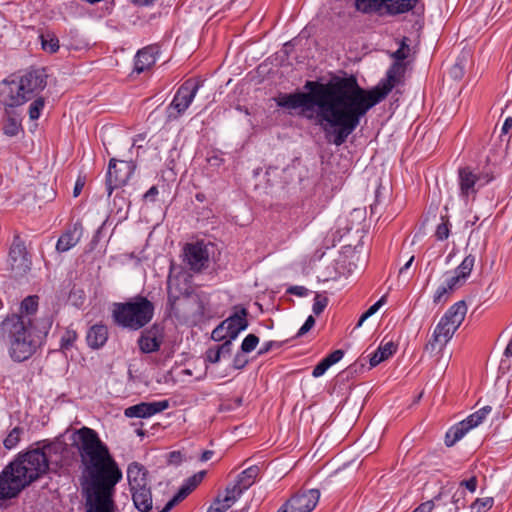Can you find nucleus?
Masks as SVG:
<instances>
[{
  "mask_svg": "<svg viewBox=\"0 0 512 512\" xmlns=\"http://www.w3.org/2000/svg\"><path fill=\"white\" fill-rule=\"evenodd\" d=\"M409 39L403 37L399 48L390 54L395 61L385 78L371 89L359 86L355 76H333L328 82L307 80L305 92L280 93L275 99L277 106L300 109V114L319 126L326 139L336 146L344 144L361 118L375 105L383 101L398 85L404 83L406 64L410 56Z\"/></svg>",
  "mask_w": 512,
  "mask_h": 512,
  "instance_id": "1",
  "label": "nucleus"
},
{
  "mask_svg": "<svg viewBox=\"0 0 512 512\" xmlns=\"http://www.w3.org/2000/svg\"><path fill=\"white\" fill-rule=\"evenodd\" d=\"M73 438L83 466L85 512H116V485L123 477L118 463L94 429L83 426Z\"/></svg>",
  "mask_w": 512,
  "mask_h": 512,
  "instance_id": "2",
  "label": "nucleus"
},
{
  "mask_svg": "<svg viewBox=\"0 0 512 512\" xmlns=\"http://www.w3.org/2000/svg\"><path fill=\"white\" fill-rule=\"evenodd\" d=\"M64 452L62 442H47L19 453L0 473V500L15 498L49 471H56Z\"/></svg>",
  "mask_w": 512,
  "mask_h": 512,
  "instance_id": "3",
  "label": "nucleus"
},
{
  "mask_svg": "<svg viewBox=\"0 0 512 512\" xmlns=\"http://www.w3.org/2000/svg\"><path fill=\"white\" fill-rule=\"evenodd\" d=\"M38 297L28 296L20 304L19 313L8 315L1 322V332L9 341V354L14 361L30 358L47 336L52 319L45 317L34 322Z\"/></svg>",
  "mask_w": 512,
  "mask_h": 512,
  "instance_id": "4",
  "label": "nucleus"
},
{
  "mask_svg": "<svg viewBox=\"0 0 512 512\" xmlns=\"http://www.w3.org/2000/svg\"><path fill=\"white\" fill-rule=\"evenodd\" d=\"M154 310V304L149 299L137 295L126 302L114 303L112 319L119 327L137 331L152 320Z\"/></svg>",
  "mask_w": 512,
  "mask_h": 512,
  "instance_id": "5",
  "label": "nucleus"
},
{
  "mask_svg": "<svg viewBox=\"0 0 512 512\" xmlns=\"http://www.w3.org/2000/svg\"><path fill=\"white\" fill-rule=\"evenodd\" d=\"M466 313L465 301L461 300L454 303L436 325L431 339L426 344V350L434 351L437 347L441 349L446 345L464 321Z\"/></svg>",
  "mask_w": 512,
  "mask_h": 512,
  "instance_id": "6",
  "label": "nucleus"
},
{
  "mask_svg": "<svg viewBox=\"0 0 512 512\" xmlns=\"http://www.w3.org/2000/svg\"><path fill=\"white\" fill-rule=\"evenodd\" d=\"M419 0H355L358 11L369 13L378 11L389 15H399L412 10Z\"/></svg>",
  "mask_w": 512,
  "mask_h": 512,
  "instance_id": "7",
  "label": "nucleus"
},
{
  "mask_svg": "<svg viewBox=\"0 0 512 512\" xmlns=\"http://www.w3.org/2000/svg\"><path fill=\"white\" fill-rule=\"evenodd\" d=\"M201 83L193 79L186 80L176 91L172 102L167 108V117L169 120L179 118L191 105Z\"/></svg>",
  "mask_w": 512,
  "mask_h": 512,
  "instance_id": "8",
  "label": "nucleus"
},
{
  "mask_svg": "<svg viewBox=\"0 0 512 512\" xmlns=\"http://www.w3.org/2000/svg\"><path fill=\"white\" fill-rule=\"evenodd\" d=\"M135 169L136 165L132 161L116 160L114 158L109 161L105 183L108 197L112 195L115 189L127 184Z\"/></svg>",
  "mask_w": 512,
  "mask_h": 512,
  "instance_id": "9",
  "label": "nucleus"
},
{
  "mask_svg": "<svg viewBox=\"0 0 512 512\" xmlns=\"http://www.w3.org/2000/svg\"><path fill=\"white\" fill-rule=\"evenodd\" d=\"M494 179L491 172L474 173L470 167H462L458 169V181L460 188V196L468 199L475 196L477 190L488 184Z\"/></svg>",
  "mask_w": 512,
  "mask_h": 512,
  "instance_id": "10",
  "label": "nucleus"
},
{
  "mask_svg": "<svg viewBox=\"0 0 512 512\" xmlns=\"http://www.w3.org/2000/svg\"><path fill=\"white\" fill-rule=\"evenodd\" d=\"M8 262L11 273L15 278L25 276L31 269V260L28 256L25 243L19 235L13 238L9 250Z\"/></svg>",
  "mask_w": 512,
  "mask_h": 512,
  "instance_id": "11",
  "label": "nucleus"
},
{
  "mask_svg": "<svg viewBox=\"0 0 512 512\" xmlns=\"http://www.w3.org/2000/svg\"><path fill=\"white\" fill-rule=\"evenodd\" d=\"M48 75L44 68L31 69L20 77L18 83L26 102L38 95L47 85Z\"/></svg>",
  "mask_w": 512,
  "mask_h": 512,
  "instance_id": "12",
  "label": "nucleus"
},
{
  "mask_svg": "<svg viewBox=\"0 0 512 512\" xmlns=\"http://www.w3.org/2000/svg\"><path fill=\"white\" fill-rule=\"evenodd\" d=\"M163 341L164 328L162 325L155 323L141 332L137 343L142 353L150 354L159 351Z\"/></svg>",
  "mask_w": 512,
  "mask_h": 512,
  "instance_id": "13",
  "label": "nucleus"
},
{
  "mask_svg": "<svg viewBox=\"0 0 512 512\" xmlns=\"http://www.w3.org/2000/svg\"><path fill=\"white\" fill-rule=\"evenodd\" d=\"M320 498L318 489L299 491L286 502L292 512H311L317 505Z\"/></svg>",
  "mask_w": 512,
  "mask_h": 512,
  "instance_id": "14",
  "label": "nucleus"
},
{
  "mask_svg": "<svg viewBox=\"0 0 512 512\" xmlns=\"http://www.w3.org/2000/svg\"><path fill=\"white\" fill-rule=\"evenodd\" d=\"M26 102L24 94L20 91L18 81L4 80L0 83V103L7 108H14Z\"/></svg>",
  "mask_w": 512,
  "mask_h": 512,
  "instance_id": "15",
  "label": "nucleus"
},
{
  "mask_svg": "<svg viewBox=\"0 0 512 512\" xmlns=\"http://www.w3.org/2000/svg\"><path fill=\"white\" fill-rule=\"evenodd\" d=\"M247 316L248 311L246 308L241 305L233 307L232 314L222 321L228 333V338L236 339L239 333L248 327Z\"/></svg>",
  "mask_w": 512,
  "mask_h": 512,
  "instance_id": "16",
  "label": "nucleus"
},
{
  "mask_svg": "<svg viewBox=\"0 0 512 512\" xmlns=\"http://www.w3.org/2000/svg\"><path fill=\"white\" fill-rule=\"evenodd\" d=\"M169 407L168 400L155 402H141L125 409L124 414L128 418H148L166 410Z\"/></svg>",
  "mask_w": 512,
  "mask_h": 512,
  "instance_id": "17",
  "label": "nucleus"
},
{
  "mask_svg": "<svg viewBox=\"0 0 512 512\" xmlns=\"http://www.w3.org/2000/svg\"><path fill=\"white\" fill-rule=\"evenodd\" d=\"M184 256L193 271H200L209 259L207 249L201 243L187 244L184 248Z\"/></svg>",
  "mask_w": 512,
  "mask_h": 512,
  "instance_id": "18",
  "label": "nucleus"
},
{
  "mask_svg": "<svg viewBox=\"0 0 512 512\" xmlns=\"http://www.w3.org/2000/svg\"><path fill=\"white\" fill-rule=\"evenodd\" d=\"M132 500L140 512H162L159 506H154L150 488L141 486L131 490Z\"/></svg>",
  "mask_w": 512,
  "mask_h": 512,
  "instance_id": "19",
  "label": "nucleus"
},
{
  "mask_svg": "<svg viewBox=\"0 0 512 512\" xmlns=\"http://www.w3.org/2000/svg\"><path fill=\"white\" fill-rule=\"evenodd\" d=\"M158 53L157 45H149L139 50L135 56L134 71L139 74L150 68L155 63Z\"/></svg>",
  "mask_w": 512,
  "mask_h": 512,
  "instance_id": "20",
  "label": "nucleus"
},
{
  "mask_svg": "<svg viewBox=\"0 0 512 512\" xmlns=\"http://www.w3.org/2000/svg\"><path fill=\"white\" fill-rule=\"evenodd\" d=\"M83 233L82 224L76 222L71 228L63 233L56 244V249L59 252H66L74 247L81 239Z\"/></svg>",
  "mask_w": 512,
  "mask_h": 512,
  "instance_id": "21",
  "label": "nucleus"
},
{
  "mask_svg": "<svg viewBox=\"0 0 512 512\" xmlns=\"http://www.w3.org/2000/svg\"><path fill=\"white\" fill-rule=\"evenodd\" d=\"M147 470L138 462H132L127 468V479L130 490L148 485Z\"/></svg>",
  "mask_w": 512,
  "mask_h": 512,
  "instance_id": "22",
  "label": "nucleus"
},
{
  "mask_svg": "<svg viewBox=\"0 0 512 512\" xmlns=\"http://www.w3.org/2000/svg\"><path fill=\"white\" fill-rule=\"evenodd\" d=\"M108 339V328L103 324L93 325L87 333V343L93 349L102 347Z\"/></svg>",
  "mask_w": 512,
  "mask_h": 512,
  "instance_id": "23",
  "label": "nucleus"
},
{
  "mask_svg": "<svg viewBox=\"0 0 512 512\" xmlns=\"http://www.w3.org/2000/svg\"><path fill=\"white\" fill-rule=\"evenodd\" d=\"M61 46L67 51H80L86 49L89 42L81 34H61Z\"/></svg>",
  "mask_w": 512,
  "mask_h": 512,
  "instance_id": "24",
  "label": "nucleus"
},
{
  "mask_svg": "<svg viewBox=\"0 0 512 512\" xmlns=\"http://www.w3.org/2000/svg\"><path fill=\"white\" fill-rule=\"evenodd\" d=\"M396 349L397 347L392 341L380 345L369 359L370 367H376L378 364L388 359L396 352Z\"/></svg>",
  "mask_w": 512,
  "mask_h": 512,
  "instance_id": "25",
  "label": "nucleus"
},
{
  "mask_svg": "<svg viewBox=\"0 0 512 512\" xmlns=\"http://www.w3.org/2000/svg\"><path fill=\"white\" fill-rule=\"evenodd\" d=\"M259 473V466L252 465L239 474L236 483L245 491L254 484Z\"/></svg>",
  "mask_w": 512,
  "mask_h": 512,
  "instance_id": "26",
  "label": "nucleus"
},
{
  "mask_svg": "<svg viewBox=\"0 0 512 512\" xmlns=\"http://www.w3.org/2000/svg\"><path fill=\"white\" fill-rule=\"evenodd\" d=\"M469 431L467 424L464 421L459 422L455 426L451 427L445 435V444L448 447L453 446L457 441L463 438V436Z\"/></svg>",
  "mask_w": 512,
  "mask_h": 512,
  "instance_id": "27",
  "label": "nucleus"
},
{
  "mask_svg": "<svg viewBox=\"0 0 512 512\" xmlns=\"http://www.w3.org/2000/svg\"><path fill=\"white\" fill-rule=\"evenodd\" d=\"M41 41V47L45 52L55 53L61 46V38H58L56 34H39Z\"/></svg>",
  "mask_w": 512,
  "mask_h": 512,
  "instance_id": "28",
  "label": "nucleus"
},
{
  "mask_svg": "<svg viewBox=\"0 0 512 512\" xmlns=\"http://www.w3.org/2000/svg\"><path fill=\"white\" fill-rule=\"evenodd\" d=\"M492 408L490 406H484L475 413L469 415L465 420V424H467V427L470 429L478 426L483 422V420L486 418V416L491 412Z\"/></svg>",
  "mask_w": 512,
  "mask_h": 512,
  "instance_id": "29",
  "label": "nucleus"
},
{
  "mask_svg": "<svg viewBox=\"0 0 512 512\" xmlns=\"http://www.w3.org/2000/svg\"><path fill=\"white\" fill-rule=\"evenodd\" d=\"M475 264V256L472 254L467 255L460 265L454 270L464 281L470 276Z\"/></svg>",
  "mask_w": 512,
  "mask_h": 512,
  "instance_id": "30",
  "label": "nucleus"
},
{
  "mask_svg": "<svg viewBox=\"0 0 512 512\" xmlns=\"http://www.w3.org/2000/svg\"><path fill=\"white\" fill-rule=\"evenodd\" d=\"M191 492V488L186 484H183L176 495H174V497L166 503L164 508H162V512H169L176 504L184 500Z\"/></svg>",
  "mask_w": 512,
  "mask_h": 512,
  "instance_id": "31",
  "label": "nucleus"
},
{
  "mask_svg": "<svg viewBox=\"0 0 512 512\" xmlns=\"http://www.w3.org/2000/svg\"><path fill=\"white\" fill-rule=\"evenodd\" d=\"M23 429L20 427L13 428L3 441V445L6 449L11 450L17 446L20 441Z\"/></svg>",
  "mask_w": 512,
  "mask_h": 512,
  "instance_id": "32",
  "label": "nucleus"
},
{
  "mask_svg": "<svg viewBox=\"0 0 512 512\" xmlns=\"http://www.w3.org/2000/svg\"><path fill=\"white\" fill-rule=\"evenodd\" d=\"M20 128L21 124L15 118L8 116L3 123L2 131L5 135L14 137L19 133Z\"/></svg>",
  "mask_w": 512,
  "mask_h": 512,
  "instance_id": "33",
  "label": "nucleus"
},
{
  "mask_svg": "<svg viewBox=\"0 0 512 512\" xmlns=\"http://www.w3.org/2000/svg\"><path fill=\"white\" fill-rule=\"evenodd\" d=\"M225 492L224 502L234 504L243 494L244 490L235 482L233 485L227 486Z\"/></svg>",
  "mask_w": 512,
  "mask_h": 512,
  "instance_id": "34",
  "label": "nucleus"
},
{
  "mask_svg": "<svg viewBox=\"0 0 512 512\" xmlns=\"http://www.w3.org/2000/svg\"><path fill=\"white\" fill-rule=\"evenodd\" d=\"M182 301L185 306H189L192 303H194L196 305V309L193 312H191V314L193 316H198V317L204 316L205 306H204L203 301H201L198 297L185 296Z\"/></svg>",
  "mask_w": 512,
  "mask_h": 512,
  "instance_id": "35",
  "label": "nucleus"
},
{
  "mask_svg": "<svg viewBox=\"0 0 512 512\" xmlns=\"http://www.w3.org/2000/svg\"><path fill=\"white\" fill-rule=\"evenodd\" d=\"M494 500L492 497L478 498L471 505L474 512H486L493 506Z\"/></svg>",
  "mask_w": 512,
  "mask_h": 512,
  "instance_id": "36",
  "label": "nucleus"
},
{
  "mask_svg": "<svg viewBox=\"0 0 512 512\" xmlns=\"http://www.w3.org/2000/svg\"><path fill=\"white\" fill-rule=\"evenodd\" d=\"M77 339V334L74 330L67 329L60 339V348L62 350L70 349Z\"/></svg>",
  "mask_w": 512,
  "mask_h": 512,
  "instance_id": "37",
  "label": "nucleus"
},
{
  "mask_svg": "<svg viewBox=\"0 0 512 512\" xmlns=\"http://www.w3.org/2000/svg\"><path fill=\"white\" fill-rule=\"evenodd\" d=\"M259 338L255 334L247 335L241 344L242 353H250L252 352L258 345Z\"/></svg>",
  "mask_w": 512,
  "mask_h": 512,
  "instance_id": "38",
  "label": "nucleus"
},
{
  "mask_svg": "<svg viewBox=\"0 0 512 512\" xmlns=\"http://www.w3.org/2000/svg\"><path fill=\"white\" fill-rule=\"evenodd\" d=\"M44 99L42 97L36 98L29 106V117L31 120H37L40 117L41 111L44 108Z\"/></svg>",
  "mask_w": 512,
  "mask_h": 512,
  "instance_id": "39",
  "label": "nucleus"
},
{
  "mask_svg": "<svg viewBox=\"0 0 512 512\" xmlns=\"http://www.w3.org/2000/svg\"><path fill=\"white\" fill-rule=\"evenodd\" d=\"M451 293L445 284L440 285L433 295V303L437 305L446 302Z\"/></svg>",
  "mask_w": 512,
  "mask_h": 512,
  "instance_id": "40",
  "label": "nucleus"
},
{
  "mask_svg": "<svg viewBox=\"0 0 512 512\" xmlns=\"http://www.w3.org/2000/svg\"><path fill=\"white\" fill-rule=\"evenodd\" d=\"M384 301V297H382L380 300L374 303L366 312H364L359 318L356 327H360L366 319L375 314L378 311V309L383 305Z\"/></svg>",
  "mask_w": 512,
  "mask_h": 512,
  "instance_id": "41",
  "label": "nucleus"
},
{
  "mask_svg": "<svg viewBox=\"0 0 512 512\" xmlns=\"http://www.w3.org/2000/svg\"><path fill=\"white\" fill-rule=\"evenodd\" d=\"M328 304V299L325 296L316 294L313 303V312L315 315H320Z\"/></svg>",
  "mask_w": 512,
  "mask_h": 512,
  "instance_id": "42",
  "label": "nucleus"
},
{
  "mask_svg": "<svg viewBox=\"0 0 512 512\" xmlns=\"http://www.w3.org/2000/svg\"><path fill=\"white\" fill-rule=\"evenodd\" d=\"M466 281H464L460 276H458L455 272L452 276L448 277L445 281V285L447 286V288L453 292L455 291L457 288L461 287L462 285H464Z\"/></svg>",
  "mask_w": 512,
  "mask_h": 512,
  "instance_id": "43",
  "label": "nucleus"
},
{
  "mask_svg": "<svg viewBox=\"0 0 512 512\" xmlns=\"http://www.w3.org/2000/svg\"><path fill=\"white\" fill-rule=\"evenodd\" d=\"M212 339L215 340V341H221V340H224V339H228V333L226 331V328L223 324V322H221L213 331H212V335H211Z\"/></svg>",
  "mask_w": 512,
  "mask_h": 512,
  "instance_id": "44",
  "label": "nucleus"
},
{
  "mask_svg": "<svg viewBox=\"0 0 512 512\" xmlns=\"http://www.w3.org/2000/svg\"><path fill=\"white\" fill-rule=\"evenodd\" d=\"M330 364L323 358L313 369L312 376L315 378L321 377L330 368Z\"/></svg>",
  "mask_w": 512,
  "mask_h": 512,
  "instance_id": "45",
  "label": "nucleus"
},
{
  "mask_svg": "<svg viewBox=\"0 0 512 512\" xmlns=\"http://www.w3.org/2000/svg\"><path fill=\"white\" fill-rule=\"evenodd\" d=\"M450 230L448 227V222H442L440 223L435 232V236L438 240L443 241L449 237Z\"/></svg>",
  "mask_w": 512,
  "mask_h": 512,
  "instance_id": "46",
  "label": "nucleus"
},
{
  "mask_svg": "<svg viewBox=\"0 0 512 512\" xmlns=\"http://www.w3.org/2000/svg\"><path fill=\"white\" fill-rule=\"evenodd\" d=\"M284 342L280 341H268L263 344V346L259 349L258 355H264L273 349H279L282 347Z\"/></svg>",
  "mask_w": 512,
  "mask_h": 512,
  "instance_id": "47",
  "label": "nucleus"
},
{
  "mask_svg": "<svg viewBox=\"0 0 512 512\" xmlns=\"http://www.w3.org/2000/svg\"><path fill=\"white\" fill-rule=\"evenodd\" d=\"M205 475V472L204 471H201V472H198L197 474H194L193 476L189 477L185 484L191 488V490L193 491L199 484L200 482L203 480V477Z\"/></svg>",
  "mask_w": 512,
  "mask_h": 512,
  "instance_id": "48",
  "label": "nucleus"
},
{
  "mask_svg": "<svg viewBox=\"0 0 512 512\" xmlns=\"http://www.w3.org/2000/svg\"><path fill=\"white\" fill-rule=\"evenodd\" d=\"M315 325V319L313 316H308L305 323L301 326V328L298 330L296 337H302L307 332H309L312 327Z\"/></svg>",
  "mask_w": 512,
  "mask_h": 512,
  "instance_id": "49",
  "label": "nucleus"
},
{
  "mask_svg": "<svg viewBox=\"0 0 512 512\" xmlns=\"http://www.w3.org/2000/svg\"><path fill=\"white\" fill-rule=\"evenodd\" d=\"M179 300V297L177 295L173 294L172 287L170 284L168 285V304L170 306V309L175 313V315H178L180 313V310L176 307V302Z\"/></svg>",
  "mask_w": 512,
  "mask_h": 512,
  "instance_id": "50",
  "label": "nucleus"
},
{
  "mask_svg": "<svg viewBox=\"0 0 512 512\" xmlns=\"http://www.w3.org/2000/svg\"><path fill=\"white\" fill-rule=\"evenodd\" d=\"M234 339L228 338L221 345L216 346L222 357L230 356L232 353V341Z\"/></svg>",
  "mask_w": 512,
  "mask_h": 512,
  "instance_id": "51",
  "label": "nucleus"
},
{
  "mask_svg": "<svg viewBox=\"0 0 512 512\" xmlns=\"http://www.w3.org/2000/svg\"><path fill=\"white\" fill-rule=\"evenodd\" d=\"M344 356V351L341 349L335 350L329 355L325 357V360L330 364V366L338 363Z\"/></svg>",
  "mask_w": 512,
  "mask_h": 512,
  "instance_id": "52",
  "label": "nucleus"
},
{
  "mask_svg": "<svg viewBox=\"0 0 512 512\" xmlns=\"http://www.w3.org/2000/svg\"><path fill=\"white\" fill-rule=\"evenodd\" d=\"M221 357H222V355L219 352V350L217 349V347L209 348L207 350V352H206V359L210 363H217V362H219Z\"/></svg>",
  "mask_w": 512,
  "mask_h": 512,
  "instance_id": "53",
  "label": "nucleus"
},
{
  "mask_svg": "<svg viewBox=\"0 0 512 512\" xmlns=\"http://www.w3.org/2000/svg\"><path fill=\"white\" fill-rule=\"evenodd\" d=\"M85 183H86V177L79 175L75 182L74 189H73L74 197H78L81 194V192L85 186Z\"/></svg>",
  "mask_w": 512,
  "mask_h": 512,
  "instance_id": "54",
  "label": "nucleus"
},
{
  "mask_svg": "<svg viewBox=\"0 0 512 512\" xmlns=\"http://www.w3.org/2000/svg\"><path fill=\"white\" fill-rule=\"evenodd\" d=\"M248 360L242 353H237L233 359V366L235 369H242L246 366Z\"/></svg>",
  "mask_w": 512,
  "mask_h": 512,
  "instance_id": "55",
  "label": "nucleus"
},
{
  "mask_svg": "<svg viewBox=\"0 0 512 512\" xmlns=\"http://www.w3.org/2000/svg\"><path fill=\"white\" fill-rule=\"evenodd\" d=\"M287 292L299 297H304L308 294V289L304 286H291L287 289Z\"/></svg>",
  "mask_w": 512,
  "mask_h": 512,
  "instance_id": "56",
  "label": "nucleus"
},
{
  "mask_svg": "<svg viewBox=\"0 0 512 512\" xmlns=\"http://www.w3.org/2000/svg\"><path fill=\"white\" fill-rule=\"evenodd\" d=\"M460 486H464L470 492H475L477 488V478L473 476L468 480H463L460 482Z\"/></svg>",
  "mask_w": 512,
  "mask_h": 512,
  "instance_id": "57",
  "label": "nucleus"
},
{
  "mask_svg": "<svg viewBox=\"0 0 512 512\" xmlns=\"http://www.w3.org/2000/svg\"><path fill=\"white\" fill-rule=\"evenodd\" d=\"M434 502L432 500L421 503L413 512H432Z\"/></svg>",
  "mask_w": 512,
  "mask_h": 512,
  "instance_id": "58",
  "label": "nucleus"
},
{
  "mask_svg": "<svg viewBox=\"0 0 512 512\" xmlns=\"http://www.w3.org/2000/svg\"><path fill=\"white\" fill-rule=\"evenodd\" d=\"M158 195V188L156 186H152L144 195L143 198L146 201L154 202L156 196Z\"/></svg>",
  "mask_w": 512,
  "mask_h": 512,
  "instance_id": "59",
  "label": "nucleus"
},
{
  "mask_svg": "<svg viewBox=\"0 0 512 512\" xmlns=\"http://www.w3.org/2000/svg\"><path fill=\"white\" fill-rule=\"evenodd\" d=\"M214 504L218 507H225V511H227L233 505V503L224 502V498L220 497L215 499Z\"/></svg>",
  "mask_w": 512,
  "mask_h": 512,
  "instance_id": "60",
  "label": "nucleus"
},
{
  "mask_svg": "<svg viewBox=\"0 0 512 512\" xmlns=\"http://www.w3.org/2000/svg\"><path fill=\"white\" fill-rule=\"evenodd\" d=\"M213 454H214V452H213V451H211V450H205V451L202 453V455H201V457H200V460H201L202 462L208 461V460H210V459H211V457L213 456Z\"/></svg>",
  "mask_w": 512,
  "mask_h": 512,
  "instance_id": "61",
  "label": "nucleus"
},
{
  "mask_svg": "<svg viewBox=\"0 0 512 512\" xmlns=\"http://www.w3.org/2000/svg\"><path fill=\"white\" fill-rule=\"evenodd\" d=\"M207 512H225V507H218L214 503L207 509Z\"/></svg>",
  "mask_w": 512,
  "mask_h": 512,
  "instance_id": "62",
  "label": "nucleus"
},
{
  "mask_svg": "<svg viewBox=\"0 0 512 512\" xmlns=\"http://www.w3.org/2000/svg\"><path fill=\"white\" fill-rule=\"evenodd\" d=\"M504 355L506 357H512V339L507 344V346H506V348L504 350Z\"/></svg>",
  "mask_w": 512,
  "mask_h": 512,
  "instance_id": "63",
  "label": "nucleus"
},
{
  "mask_svg": "<svg viewBox=\"0 0 512 512\" xmlns=\"http://www.w3.org/2000/svg\"><path fill=\"white\" fill-rule=\"evenodd\" d=\"M512 127V118H507L503 124L502 130L503 132H507L509 128Z\"/></svg>",
  "mask_w": 512,
  "mask_h": 512,
  "instance_id": "64",
  "label": "nucleus"
}]
</instances>
